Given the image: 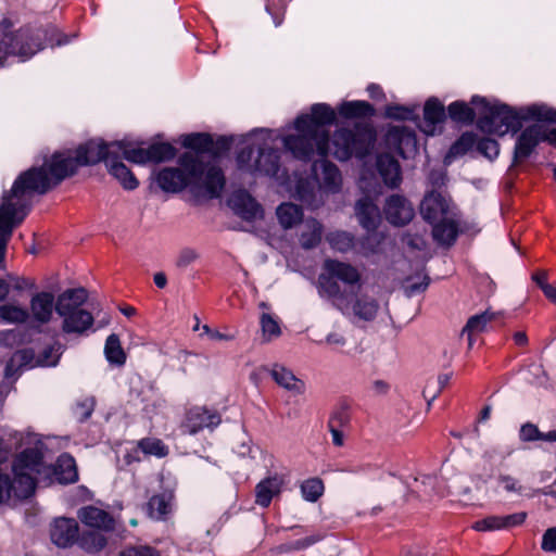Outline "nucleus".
<instances>
[{"mask_svg":"<svg viewBox=\"0 0 556 556\" xmlns=\"http://www.w3.org/2000/svg\"><path fill=\"white\" fill-rule=\"evenodd\" d=\"M117 142L105 143L102 139H91L75 151L56 152L45 157L42 165L34 166L21 174L10 191L3 193L0 203V262L5 252L13 228L21 224L26 212L28 198L37 192L43 193L65 177L73 175L78 167L96 164L115 155Z\"/></svg>","mask_w":556,"mask_h":556,"instance_id":"nucleus-1","label":"nucleus"},{"mask_svg":"<svg viewBox=\"0 0 556 556\" xmlns=\"http://www.w3.org/2000/svg\"><path fill=\"white\" fill-rule=\"evenodd\" d=\"M152 180L166 193L188 190L197 198L213 199L225 186L224 175L216 165L204 161L195 152L179 155L175 165L154 169Z\"/></svg>","mask_w":556,"mask_h":556,"instance_id":"nucleus-2","label":"nucleus"},{"mask_svg":"<svg viewBox=\"0 0 556 556\" xmlns=\"http://www.w3.org/2000/svg\"><path fill=\"white\" fill-rule=\"evenodd\" d=\"M472 104L477 105L480 129L497 136L518 131L522 121L527 119L556 124V111L546 105H531L516 111L506 104L490 103L480 97H473Z\"/></svg>","mask_w":556,"mask_h":556,"instance_id":"nucleus-3","label":"nucleus"},{"mask_svg":"<svg viewBox=\"0 0 556 556\" xmlns=\"http://www.w3.org/2000/svg\"><path fill=\"white\" fill-rule=\"evenodd\" d=\"M318 277L319 293L344 312L350 308L354 290L359 287L361 274L356 267L338 260H326Z\"/></svg>","mask_w":556,"mask_h":556,"instance_id":"nucleus-4","label":"nucleus"},{"mask_svg":"<svg viewBox=\"0 0 556 556\" xmlns=\"http://www.w3.org/2000/svg\"><path fill=\"white\" fill-rule=\"evenodd\" d=\"M46 31L27 27H15L9 18L0 22V67L14 62H26L43 49Z\"/></svg>","mask_w":556,"mask_h":556,"instance_id":"nucleus-5","label":"nucleus"},{"mask_svg":"<svg viewBox=\"0 0 556 556\" xmlns=\"http://www.w3.org/2000/svg\"><path fill=\"white\" fill-rule=\"evenodd\" d=\"M304 122V118L295 119V134L283 138L285 148L303 161L311 160L315 154L325 157L329 151V131L319 129L314 123L305 125Z\"/></svg>","mask_w":556,"mask_h":556,"instance_id":"nucleus-6","label":"nucleus"},{"mask_svg":"<svg viewBox=\"0 0 556 556\" xmlns=\"http://www.w3.org/2000/svg\"><path fill=\"white\" fill-rule=\"evenodd\" d=\"M87 301L85 289H68L56 300V313L62 318V328L67 333H84L93 324L89 311L83 307Z\"/></svg>","mask_w":556,"mask_h":556,"instance_id":"nucleus-7","label":"nucleus"},{"mask_svg":"<svg viewBox=\"0 0 556 556\" xmlns=\"http://www.w3.org/2000/svg\"><path fill=\"white\" fill-rule=\"evenodd\" d=\"M375 140L376 135L368 126L356 125L352 129L340 128L332 138L333 155L340 161H345L352 155L362 159L370 152Z\"/></svg>","mask_w":556,"mask_h":556,"instance_id":"nucleus-8","label":"nucleus"},{"mask_svg":"<svg viewBox=\"0 0 556 556\" xmlns=\"http://www.w3.org/2000/svg\"><path fill=\"white\" fill-rule=\"evenodd\" d=\"M80 522L90 528V531L83 533L80 536V545L88 552H99L105 547L108 543L106 532L114 529V519L105 510L86 506L78 510Z\"/></svg>","mask_w":556,"mask_h":556,"instance_id":"nucleus-9","label":"nucleus"},{"mask_svg":"<svg viewBox=\"0 0 556 556\" xmlns=\"http://www.w3.org/2000/svg\"><path fill=\"white\" fill-rule=\"evenodd\" d=\"M314 179L317 182L318 191L324 193H338L342 187V176L339 168L323 159L312 166Z\"/></svg>","mask_w":556,"mask_h":556,"instance_id":"nucleus-10","label":"nucleus"},{"mask_svg":"<svg viewBox=\"0 0 556 556\" xmlns=\"http://www.w3.org/2000/svg\"><path fill=\"white\" fill-rule=\"evenodd\" d=\"M56 312V301L51 292L41 291L34 294L29 302V319L34 325L50 323Z\"/></svg>","mask_w":556,"mask_h":556,"instance_id":"nucleus-11","label":"nucleus"},{"mask_svg":"<svg viewBox=\"0 0 556 556\" xmlns=\"http://www.w3.org/2000/svg\"><path fill=\"white\" fill-rule=\"evenodd\" d=\"M387 220L394 226H404L415 216L412 203L401 194H392L386 200L383 207Z\"/></svg>","mask_w":556,"mask_h":556,"instance_id":"nucleus-12","label":"nucleus"},{"mask_svg":"<svg viewBox=\"0 0 556 556\" xmlns=\"http://www.w3.org/2000/svg\"><path fill=\"white\" fill-rule=\"evenodd\" d=\"M220 422V416L204 407L191 408L182 422V429L189 434H195L204 429L212 430Z\"/></svg>","mask_w":556,"mask_h":556,"instance_id":"nucleus-13","label":"nucleus"},{"mask_svg":"<svg viewBox=\"0 0 556 556\" xmlns=\"http://www.w3.org/2000/svg\"><path fill=\"white\" fill-rule=\"evenodd\" d=\"M420 214L431 224L451 216L450 201L437 191L427 193L420 203Z\"/></svg>","mask_w":556,"mask_h":556,"instance_id":"nucleus-14","label":"nucleus"},{"mask_svg":"<svg viewBox=\"0 0 556 556\" xmlns=\"http://www.w3.org/2000/svg\"><path fill=\"white\" fill-rule=\"evenodd\" d=\"M388 149L406 157V153L416 149L417 140L415 134L404 126H392L386 134Z\"/></svg>","mask_w":556,"mask_h":556,"instance_id":"nucleus-15","label":"nucleus"},{"mask_svg":"<svg viewBox=\"0 0 556 556\" xmlns=\"http://www.w3.org/2000/svg\"><path fill=\"white\" fill-rule=\"evenodd\" d=\"M50 536L60 547L72 545L78 538V523L73 518L59 517L51 522Z\"/></svg>","mask_w":556,"mask_h":556,"instance_id":"nucleus-16","label":"nucleus"},{"mask_svg":"<svg viewBox=\"0 0 556 556\" xmlns=\"http://www.w3.org/2000/svg\"><path fill=\"white\" fill-rule=\"evenodd\" d=\"M545 140V129L543 125L534 124L527 127L519 136L515 147V157L526 159L528 157L536 144Z\"/></svg>","mask_w":556,"mask_h":556,"instance_id":"nucleus-17","label":"nucleus"},{"mask_svg":"<svg viewBox=\"0 0 556 556\" xmlns=\"http://www.w3.org/2000/svg\"><path fill=\"white\" fill-rule=\"evenodd\" d=\"M283 485V478L279 475H274L261 480L254 490L255 504L266 508L270 505L271 500L279 495Z\"/></svg>","mask_w":556,"mask_h":556,"instance_id":"nucleus-18","label":"nucleus"},{"mask_svg":"<svg viewBox=\"0 0 556 556\" xmlns=\"http://www.w3.org/2000/svg\"><path fill=\"white\" fill-rule=\"evenodd\" d=\"M355 214L361 226L367 231H374L379 226V208L368 197L362 198L356 202Z\"/></svg>","mask_w":556,"mask_h":556,"instance_id":"nucleus-19","label":"nucleus"},{"mask_svg":"<svg viewBox=\"0 0 556 556\" xmlns=\"http://www.w3.org/2000/svg\"><path fill=\"white\" fill-rule=\"evenodd\" d=\"M377 168L387 186L395 188L401 184V167L392 155L388 153L380 154L377 157Z\"/></svg>","mask_w":556,"mask_h":556,"instance_id":"nucleus-20","label":"nucleus"},{"mask_svg":"<svg viewBox=\"0 0 556 556\" xmlns=\"http://www.w3.org/2000/svg\"><path fill=\"white\" fill-rule=\"evenodd\" d=\"M445 121L444 105L435 98L429 99L424 108V131L433 136L437 126Z\"/></svg>","mask_w":556,"mask_h":556,"instance_id":"nucleus-21","label":"nucleus"},{"mask_svg":"<svg viewBox=\"0 0 556 556\" xmlns=\"http://www.w3.org/2000/svg\"><path fill=\"white\" fill-rule=\"evenodd\" d=\"M271 377L277 384L295 394H302L305 391V383L298 379L290 369L281 365L273 367Z\"/></svg>","mask_w":556,"mask_h":556,"instance_id":"nucleus-22","label":"nucleus"},{"mask_svg":"<svg viewBox=\"0 0 556 556\" xmlns=\"http://www.w3.org/2000/svg\"><path fill=\"white\" fill-rule=\"evenodd\" d=\"M432 235L438 243L450 247L457 238V224L452 216L445 217L433 224Z\"/></svg>","mask_w":556,"mask_h":556,"instance_id":"nucleus-23","label":"nucleus"},{"mask_svg":"<svg viewBox=\"0 0 556 556\" xmlns=\"http://www.w3.org/2000/svg\"><path fill=\"white\" fill-rule=\"evenodd\" d=\"M278 150L262 148L255 160V170L266 176L274 177L278 174L280 168Z\"/></svg>","mask_w":556,"mask_h":556,"instance_id":"nucleus-24","label":"nucleus"},{"mask_svg":"<svg viewBox=\"0 0 556 556\" xmlns=\"http://www.w3.org/2000/svg\"><path fill=\"white\" fill-rule=\"evenodd\" d=\"M77 478L78 473L74 458L68 454L61 455L53 468L52 481H58L59 483H72L75 482Z\"/></svg>","mask_w":556,"mask_h":556,"instance_id":"nucleus-25","label":"nucleus"},{"mask_svg":"<svg viewBox=\"0 0 556 556\" xmlns=\"http://www.w3.org/2000/svg\"><path fill=\"white\" fill-rule=\"evenodd\" d=\"M298 118H304L305 125L314 123L319 129H326V125H331L336 119V112L330 105L316 103L311 109V115H301Z\"/></svg>","mask_w":556,"mask_h":556,"instance_id":"nucleus-26","label":"nucleus"},{"mask_svg":"<svg viewBox=\"0 0 556 556\" xmlns=\"http://www.w3.org/2000/svg\"><path fill=\"white\" fill-rule=\"evenodd\" d=\"M110 174L125 188L134 190L139 182L130 169L122 162L115 160L114 155L106 163Z\"/></svg>","mask_w":556,"mask_h":556,"instance_id":"nucleus-27","label":"nucleus"},{"mask_svg":"<svg viewBox=\"0 0 556 556\" xmlns=\"http://www.w3.org/2000/svg\"><path fill=\"white\" fill-rule=\"evenodd\" d=\"M181 144L189 149L188 152L198 153L204 161L205 152L213 151V139L206 134H188L180 137Z\"/></svg>","mask_w":556,"mask_h":556,"instance_id":"nucleus-28","label":"nucleus"},{"mask_svg":"<svg viewBox=\"0 0 556 556\" xmlns=\"http://www.w3.org/2000/svg\"><path fill=\"white\" fill-rule=\"evenodd\" d=\"M28 309L16 302L0 305V320L8 325H18L28 321Z\"/></svg>","mask_w":556,"mask_h":556,"instance_id":"nucleus-29","label":"nucleus"},{"mask_svg":"<svg viewBox=\"0 0 556 556\" xmlns=\"http://www.w3.org/2000/svg\"><path fill=\"white\" fill-rule=\"evenodd\" d=\"M495 317L494 313H490L488 311L471 316L465 327L462 330V336L467 334L468 338V346L472 348L475 334L481 333L485 330L486 325L493 320Z\"/></svg>","mask_w":556,"mask_h":556,"instance_id":"nucleus-30","label":"nucleus"},{"mask_svg":"<svg viewBox=\"0 0 556 556\" xmlns=\"http://www.w3.org/2000/svg\"><path fill=\"white\" fill-rule=\"evenodd\" d=\"M379 309L378 302L366 294L357 296L352 305L353 314L363 320H372Z\"/></svg>","mask_w":556,"mask_h":556,"instance_id":"nucleus-31","label":"nucleus"},{"mask_svg":"<svg viewBox=\"0 0 556 556\" xmlns=\"http://www.w3.org/2000/svg\"><path fill=\"white\" fill-rule=\"evenodd\" d=\"M260 325L262 343L273 342L282 333L279 320L269 313H262Z\"/></svg>","mask_w":556,"mask_h":556,"instance_id":"nucleus-32","label":"nucleus"},{"mask_svg":"<svg viewBox=\"0 0 556 556\" xmlns=\"http://www.w3.org/2000/svg\"><path fill=\"white\" fill-rule=\"evenodd\" d=\"M277 217L280 225L288 229L302 220L303 212L296 204L282 203L277 207Z\"/></svg>","mask_w":556,"mask_h":556,"instance_id":"nucleus-33","label":"nucleus"},{"mask_svg":"<svg viewBox=\"0 0 556 556\" xmlns=\"http://www.w3.org/2000/svg\"><path fill=\"white\" fill-rule=\"evenodd\" d=\"M519 438L522 442L544 441L554 443L556 442V429L541 432L536 425L526 422L520 428Z\"/></svg>","mask_w":556,"mask_h":556,"instance_id":"nucleus-34","label":"nucleus"},{"mask_svg":"<svg viewBox=\"0 0 556 556\" xmlns=\"http://www.w3.org/2000/svg\"><path fill=\"white\" fill-rule=\"evenodd\" d=\"M304 227L305 230L302 231L300 236L301 245L307 250L313 249L318 245L321 240L323 226L319 222L312 218L305 222Z\"/></svg>","mask_w":556,"mask_h":556,"instance_id":"nucleus-35","label":"nucleus"},{"mask_svg":"<svg viewBox=\"0 0 556 556\" xmlns=\"http://www.w3.org/2000/svg\"><path fill=\"white\" fill-rule=\"evenodd\" d=\"M173 508V494L167 492L153 496L149 502V514L154 519H163Z\"/></svg>","mask_w":556,"mask_h":556,"instance_id":"nucleus-36","label":"nucleus"},{"mask_svg":"<svg viewBox=\"0 0 556 556\" xmlns=\"http://www.w3.org/2000/svg\"><path fill=\"white\" fill-rule=\"evenodd\" d=\"M105 358L110 364L122 366L126 361V354L116 334H110L104 345Z\"/></svg>","mask_w":556,"mask_h":556,"instance_id":"nucleus-37","label":"nucleus"},{"mask_svg":"<svg viewBox=\"0 0 556 556\" xmlns=\"http://www.w3.org/2000/svg\"><path fill=\"white\" fill-rule=\"evenodd\" d=\"M470 108L465 102L455 101L448 105V115L455 122L472 123L478 117L477 105Z\"/></svg>","mask_w":556,"mask_h":556,"instance_id":"nucleus-38","label":"nucleus"},{"mask_svg":"<svg viewBox=\"0 0 556 556\" xmlns=\"http://www.w3.org/2000/svg\"><path fill=\"white\" fill-rule=\"evenodd\" d=\"M121 148H115V154H122L127 161L135 164L143 165L150 163L149 160V148L134 147L118 142Z\"/></svg>","mask_w":556,"mask_h":556,"instance_id":"nucleus-39","label":"nucleus"},{"mask_svg":"<svg viewBox=\"0 0 556 556\" xmlns=\"http://www.w3.org/2000/svg\"><path fill=\"white\" fill-rule=\"evenodd\" d=\"M326 240L333 250L342 253L352 250L354 247V236L342 230L329 232Z\"/></svg>","mask_w":556,"mask_h":556,"instance_id":"nucleus-40","label":"nucleus"},{"mask_svg":"<svg viewBox=\"0 0 556 556\" xmlns=\"http://www.w3.org/2000/svg\"><path fill=\"white\" fill-rule=\"evenodd\" d=\"M324 483L319 478H309L300 485L302 497L312 503L318 501L324 493Z\"/></svg>","mask_w":556,"mask_h":556,"instance_id":"nucleus-41","label":"nucleus"},{"mask_svg":"<svg viewBox=\"0 0 556 556\" xmlns=\"http://www.w3.org/2000/svg\"><path fill=\"white\" fill-rule=\"evenodd\" d=\"M372 112V106L364 101L344 102L339 108V113L345 117L366 116Z\"/></svg>","mask_w":556,"mask_h":556,"instance_id":"nucleus-42","label":"nucleus"},{"mask_svg":"<svg viewBox=\"0 0 556 556\" xmlns=\"http://www.w3.org/2000/svg\"><path fill=\"white\" fill-rule=\"evenodd\" d=\"M148 148L150 163L169 161L176 155L175 148L169 143H153Z\"/></svg>","mask_w":556,"mask_h":556,"instance_id":"nucleus-43","label":"nucleus"},{"mask_svg":"<svg viewBox=\"0 0 556 556\" xmlns=\"http://www.w3.org/2000/svg\"><path fill=\"white\" fill-rule=\"evenodd\" d=\"M135 452H141L146 455H153L156 457H164L167 455L168 450L159 439H144L138 442Z\"/></svg>","mask_w":556,"mask_h":556,"instance_id":"nucleus-44","label":"nucleus"},{"mask_svg":"<svg viewBox=\"0 0 556 556\" xmlns=\"http://www.w3.org/2000/svg\"><path fill=\"white\" fill-rule=\"evenodd\" d=\"M497 483L507 493H515L517 495H525L526 488L521 484L520 480L508 473H500L497 476Z\"/></svg>","mask_w":556,"mask_h":556,"instance_id":"nucleus-45","label":"nucleus"},{"mask_svg":"<svg viewBox=\"0 0 556 556\" xmlns=\"http://www.w3.org/2000/svg\"><path fill=\"white\" fill-rule=\"evenodd\" d=\"M428 285V277L426 275H418L416 278H407L403 285V288L407 296H413L416 293L425 291Z\"/></svg>","mask_w":556,"mask_h":556,"instance_id":"nucleus-46","label":"nucleus"},{"mask_svg":"<svg viewBox=\"0 0 556 556\" xmlns=\"http://www.w3.org/2000/svg\"><path fill=\"white\" fill-rule=\"evenodd\" d=\"M31 355L27 351H17L13 354L5 367V377L11 378L15 372V367L27 366Z\"/></svg>","mask_w":556,"mask_h":556,"instance_id":"nucleus-47","label":"nucleus"},{"mask_svg":"<svg viewBox=\"0 0 556 556\" xmlns=\"http://www.w3.org/2000/svg\"><path fill=\"white\" fill-rule=\"evenodd\" d=\"M315 189L316 186L314 184L301 179L298 181L295 193L301 201L312 205L315 200Z\"/></svg>","mask_w":556,"mask_h":556,"instance_id":"nucleus-48","label":"nucleus"},{"mask_svg":"<svg viewBox=\"0 0 556 556\" xmlns=\"http://www.w3.org/2000/svg\"><path fill=\"white\" fill-rule=\"evenodd\" d=\"M245 222L248 220H261L264 216L262 205L255 201L251 195L245 192Z\"/></svg>","mask_w":556,"mask_h":556,"instance_id":"nucleus-49","label":"nucleus"},{"mask_svg":"<svg viewBox=\"0 0 556 556\" xmlns=\"http://www.w3.org/2000/svg\"><path fill=\"white\" fill-rule=\"evenodd\" d=\"M350 419H351V417H350V413H349V407H348V405L342 404L332 413V415L329 419V422H328V427L329 428L345 427L346 425H349Z\"/></svg>","mask_w":556,"mask_h":556,"instance_id":"nucleus-50","label":"nucleus"},{"mask_svg":"<svg viewBox=\"0 0 556 556\" xmlns=\"http://www.w3.org/2000/svg\"><path fill=\"white\" fill-rule=\"evenodd\" d=\"M502 521L500 516H488L473 523V529L477 531H494L502 530Z\"/></svg>","mask_w":556,"mask_h":556,"instance_id":"nucleus-51","label":"nucleus"},{"mask_svg":"<svg viewBox=\"0 0 556 556\" xmlns=\"http://www.w3.org/2000/svg\"><path fill=\"white\" fill-rule=\"evenodd\" d=\"M478 150L488 159L492 160L498 155L500 146L496 140L491 138H482L478 142Z\"/></svg>","mask_w":556,"mask_h":556,"instance_id":"nucleus-52","label":"nucleus"},{"mask_svg":"<svg viewBox=\"0 0 556 556\" xmlns=\"http://www.w3.org/2000/svg\"><path fill=\"white\" fill-rule=\"evenodd\" d=\"M502 521V530H507L522 525L527 519V513L519 511L510 515L500 516Z\"/></svg>","mask_w":556,"mask_h":556,"instance_id":"nucleus-53","label":"nucleus"},{"mask_svg":"<svg viewBox=\"0 0 556 556\" xmlns=\"http://www.w3.org/2000/svg\"><path fill=\"white\" fill-rule=\"evenodd\" d=\"M227 206L241 217L243 215V193L241 190H236L227 198Z\"/></svg>","mask_w":556,"mask_h":556,"instance_id":"nucleus-54","label":"nucleus"},{"mask_svg":"<svg viewBox=\"0 0 556 556\" xmlns=\"http://www.w3.org/2000/svg\"><path fill=\"white\" fill-rule=\"evenodd\" d=\"M541 547L544 552L556 553V527L548 528L544 532Z\"/></svg>","mask_w":556,"mask_h":556,"instance_id":"nucleus-55","label":"nucleus"},{"mask_svg":"<svg viewBox=\"0 0 556 556\" xmlns=\"http://www.w3.org/2000/svg\"><path fill=\"white\" fill-rule=\"evenodd\" d=\"M119 556H160L149 546H129L119 553Z\"/></svg>","mask_w":556,"mask_h":556,"instance_id":"nucleus-56","label":"nucleus"},{"mask_svg":"<svg viewBox=\"0 0 556 556\" xmlns=\"http://www.w3.org/2000/svg\"><path fill=\"white\" fill-rule=\"evenodd\" d=\"M387 115L395 119H410L414 117V110L400 105H393L388 106Z\"/></svg>","mask_w":556,"mask_h":556,"instance_id":"nucleus-57","label":"nucleus"},{"mask_svg":"<svg viewBox=\"0 0 556 556\" xmlns=\"http://www.w3.org/2000/svg\"><path fill=\"white\" fill-rule=\"evenodd\" d=\"M198 257H199V254L195 250L190 249V248L182 249L179 252L176 265L178 267H186V266L190 265L191 263H193L194 261H197Z\"/></svg>","mask_w":556,"mask_h":556,"instance_id":"nucleus-58","label":"nucleus"},{"mask_svg":"<svg viewBox=\"0 0 556 556\" xmlns=\"http://www.w3.org/2000/svg\"><path fill=\"white\" fill-rule=\"evenodd\" d=\"M59 362L58 351L49 348L43 351L42 355L38 358L37 364L40 366L51 367L55 366Z\"/></svg>","mask_w":556,"mask_h":556,"instance_id":"nucleus-59","label":"nucleus"},{"mask_svg":"<svg viewBox=\"0 0 556 556\" xmlns=\"http://www.w3.org/2000/svg\"><path fill=\"white\" fill-rule=\"evenodd\" d=\"M472 143V139L469 135H463L450 149L451 155H457L465 153Z\"/></svg>","mask_w":556,"mask_h":556,"instance_id":"nucleus-60","label":"nucleus"},{"mask_svg":"<svg viewBox=\"0 0 556 556\" xmlns=\"http://www.w3.org/2000/svg\"><path fill=\"white\" fill-rule=\"evenodd\" d=\"M201 329H202V332L200 333L201 338L206 337L208 340H212V341L232 339V336L224 334V333L219 332L218 330L211 329L207 325H203L201 327Z\"/></svg>","mask_w":556,"mask_h":556,"instance_id":"nucleus-61","label":"nucleus"},{"mask_svg":"<svg viewBox=\"0 0 556 556\" xmlns=\"http://www.w3.org/2000/svg\"><path fill=\"white\" fill-rule=\"evenodd\" d=\"M441 391L435 387V383L429 380L422 391V395L427 400L428 406L431 405V403L438 397Z\"/></svg>","mask_w":556,"mask_h":556,"instance_id":"nucleus-62","label":"nucleus"},{"mask_svg":"<svg viewBox=\"0 0 556 556\" xmlns=\"http://www.w3.org/2000/svg\"><path fill=\"white\" fill-rule=\"evenodd\" d=\"M321 535L320 534H313V535H309L305 539H302V540H299L296 542L293 543V547L296 548V549H302V548H305L318 541L321 540Z\"/></svg>","mask_w":556,"mask_h":556,"instance_id":"nucleus-63","label":"nucleus"},{"mask_svg":"<svg viewBox=\"0 0 556 556\" xmlns=\"http://www.w3.org/2000/svg\"><path fill=\"white\" fill-rule=\"evenodd\" d=\"M326 343L331 346H343L346 343L345 338L339 332H330L326 337Z\"/></svg>","mask_w":556,"mask_h":556,"instance_id":"nucleus-64","label":"nucleus"}]
</instances>
